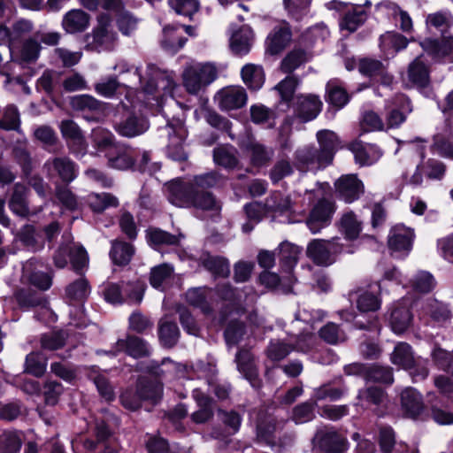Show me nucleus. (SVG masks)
Listing matches in <instances>:
<instances>
[{"instance_id":"obj_61","label":"nucleus","mask_w":453,"mask_h":453,"mask_svg":"<svg viewBox=\"0 0 453 453\" xmlns=\"http://www.w3.org/2000/svg\"><path fill=\"white\" fill-rule=\"evenodd\" d=\"M276 430V420L272 417L260 418L257 425V438L259 441L268 445H274V433Z\"/></svg>"},{"instance_id":"obj_4","label":"nucleus","mask_w":453,"mask_h":453,"mask_svg":"<svg viewBox=\"0 0 453 453\" xmlns=\"http://www.w3.org/2000/svg\"><path fill=\"white\" fill-rule=\"evenodd\" d=\"M411 111V100L405 95H395L386 106V129L398 128Z\"/></svg>"},{"instance_id":"obj_26","label":"nucleus","mask_w":453,"mask_h":453,"mask_svg":"<svg viewBox=\"0 0 453 453\" xmlns=\"http://www.w3.org/2000/svg\"><path fill=\"white\" fill-rule=\"evenodd\" d=\"M40 265L36 259L28 260L23 267V276L31 285L41 290H47L52 285V273L36 271Z\"/></svg>"},{"instance_id":"obj_3","label":"nucleus","mask_w":453,"mask_h":453,"mask_svg":"<svg viewBox=\"0 0 453 453\" xmlns=\"http://www.w3.org/2000/svg\"><path fill=\"white\" fill-rule=\"evenodd\" d=\"M313 441L320 450L326 453H342L347 450L349 446L345 434L328 426L318 430Z\"/></svg>"},{"instance_id":"obj_23","label":"nucleus","mask_w":453,"mask_h":453,"mask_svg":"<svg viewBox=\"0 0 453 453\" xmlns=\"http://www.w3.org/2000/svg\"><path fill=\"white\" fill-rule=\"evenodd\" d=\"M169 127L173 129L174 135L171 137L167 146L168 154L174 160L184 161L188 157L183 148V142L187 136L184 124L181 120L177 119L174 122H170Z\"/></svg>"},{"instance_id":"obj_55","label":"nucleus","mask_w":453,"mask_h":453,"mask_svg":"<svg viewBox=\"0 0 453 453\" xmlns=\"http://www.w3.org/2000/svg\"><path fill=\"white\" fill-rule=\"evenodd\" d=\"M158 337L161 343L166 348H173L180 337V330L175 322L160 321L158 326Z\"/></svg>"},{"instance_id":"obj_6","label":"nucleus","mask_w":453,"mask_h":453,"mask_svg":"<svg viewBox=\"0 0 453 453\" xmlns=\"http://www.w3.org/2000/svg\"><path fill=\"white\" fill-rule=\"evenodd\" d=\"M104 296L105 300L111 303H121L126 299L140 302L142 288L138 282L110 283L105 287Z\"/></svg>"},{"instance_id":"obj_48","label":"nucleus","mask_w":453,"mask_h":453,"mask_svg":"<svg viewBox=\"0 0 453 453\" xmlns=\"http://www.w3.org/2000/svg\"><path fill=\"white\" fill-rule=\"evenodd\" d=\"M426 26L428 29L434 28L443 35L453 26V16L449 12L443 11L429 13L426 18Z\"/></svg>"},{"instance_id":"obj_36","label":"nucleus","mask_w":453,"mask_h":453,"mask_svg":"<svg viewBox=\"0 0 453 453\" xmlns=\"http://www.w3.org/2000/svg\"><path fill=\"white\" fill-rule=\"evenodd\" d=\"M383 5L391 12V18L396 27L403 33L411 35L414 32V24L410 13L397 4L387 1Z\"/></svg>"},{"instance_id":"obj_14","label":"nucleus","mask_w":453,"mask_h":453,"mask_svg":"<svg viewBox=\"0 0 453 453\" xmlns=\"http://www.w3.org/2000/svg\"><path fill=\"white\" fill-rule=\"evenodd\" d=\"M421 48L435 60L447 59L453 62V37L441 39L426 38L419 42Z\"/></svg>"},{"instance_id":"obj_41","label":"nucleus","mask_w":453,"mask_h":453,"mask_svg":"<svg viewBox=\"0 0 453 453\" xmlns=\"http://www.w3.org/2000/svg\"><path fill=\"white\" fill-rule=\"evenodd\" d=\"M391 362L405 370L415 366V357L412 348L407 342H398L390 357Z\"/></svg>"},{"instance_id":"obj_46","label":"nucleus","mask_w":453,"mask_h":453,"mask_svg":"<svg viewBox=\"0 0 453 453\" xmlns=\"http://www.w3.org/2000/svg\"><path fill=\"white\" fill-rule=\"evenodd\" d=\"M408 44L407 37L395 31L386 32L380 37V47L385 52L390 50L398 52L404 50Z\"/></svg>"},{"instance_id":"obj_1","label":"nucleus","mask_w":453,"mask_h":453,"mask_svg":"<svg viewBox=\"0 0 453 453\" xmlns=\"http://www.w3.org/2000/svg\"><path fill=\"white\" fill-rule=\"evenodd\" d=\"M218 182V175L214 173L196 176L188 183L173 182L168 187V199L176 206L190 207L193 193L197 186H216Z\"/></svg>"},{"instance_id":"obj_53","label":"nucleus","mask_w":453,"mask_h":453,"mask_svg":"<svg viewBox=\"0 0 453 453\" xmlns=\"http://www.w3.org/2000/svg\"><path fill=\"white\" fill-rule=\"evenodd\" d=\"M22 443L21 432L4 431L0 434V453H19Z\"/></svg>"},{"instance_id":"obj_43","label":"nucleus","mask_w":453,"mask_h":453,"mask_svg":"<svg viewBox=\"0 0 453 453\" xmlns=\"http://www.w3.org/2000/svg\"><path fill=\"white\" fill-rule=\"evenodd\" d=\"M407 75L409 81L419 88H426L430 82L429 69L420 58H415L409 65Z\"/></svg>"},{"instance_id":"obj_27","label":"nucleus","mask_w":453,"mask_h":453,"mask_svg":"<svg viewBox=\"0 0 453 453\" xmlns=\"http://www.w3.org/2000/svg\"><path fill=\"white\" fill-rule=\"evenodd\" d=\"M401 404L406 416L416 418L425 409L422 395L412 388H407L401 393Z\"/></svg>"},{"instance_id":"obj_16","label":"nucleus","mask_w":453,"mask_h":453,"mask_svg":"<svg viewBox=\"0 0 453 453\" xmlns=\"http://www.w3.org/2000/svg\"><path fill=\"white\" fill-rule=\"evenodd\" d=\"M358 72L365 77L377 79L385 84H389L393 81V76L388 73V66L380 60L365 57L357 60Z\"/></svg>"},{"instance_id":"obj_5","label":"nucleus","mask_w":453,"mask_h":453,"mask_svg":"<svg viewBox=\"0 0 453 453\" xmlns=\"http://www.w3.org/2000/svg\"><path fill=\"white\" fill-rule=\"evenodd\" d=\"M294 165L300 172L318 171L326 168L330 164L315 146H304L296 150Z\"/></svg>"},{"instance_id":"obj_51","label":"nucleus","mask_w":453,"mask_h":453,"mask_svg":"<svg viewBox=\"0 0 453 453\" xmlns=\"http://www.w3.org/2000/svg\"><path fill=\"white\" fill-rule=\"evenodd\" d=\"M187 39L180 33V27L173 25H167L163 30L162 45L164 48L176 51L183 47Z\"/></svg>"},{"instance_id":"obj_56","label":"nucleus","mask_w":453,"mask_h":453,"mask_svg":"<svg viewBox=\"0 0 453 453\" xmlns=\"http://www.w3.org/2000/svg\"><path fill=\"white\" fill-rule=\"evenodd\" d=\"M348 148L353 152L356 163L361 166L372 165L375 161L374 148L372 145H364L360 141H354Z\"/></svg>"},{"instance_id":"obj_24","label":"nucleus","mask_w":453,"mask_h":453,"mask_svg":"<svg viewBox=\"0 0 453 453\" xmlns=\"http://www.w3.org/2000/svg\"><path fill=\"white\" fill-rule=\"evenodd\" d=\"M192 397L196 401L199 409L192 413L191 419L196 424L206 423L211 420L214 415V401L201 389L196 388L192 392Z\"/></svg>"},{"instance_id":"obj_58","label":"nucleus","mask_w":453,"mask_h":453,"mask_svg":"<svg viewBox=\"0 0 453 453\" xmlns=\"http://www.w3.org/2000/svg\"><path fill=\"white\" fill-rule=\"evenodd\" d=\"M431 358L434 365L453 376V353L442 349L440 345L435 344L432 352Z\"/></svg>"},{"instance_id":"obj_52","label":"nucleus","mask_w":453,"mask_h":453,"mask_svg":"<svg viewBox=\"0 0 453 453\" xmlns=\"http://www.w3.org/2000/svg\"><path fill=\"white\" fill-rule=\"evenodd\" d=\"M412 315L405 306H397L393 309L390 316V325L396 334L403 333L411 325Z\"/></svg>"},{"instance_id":"obj_39","label":"nucleus","mask_w":453,"mask_h":453,"mask_svg":"<svg viewBox=\"0 0 453 453\" xmlns=\"http://www.w3.org/2000/svg\"><path fill=\"white\" fill-rule=\"evenodd\" d=\"M213 160L226 169H234L239 165L238 150L232 145L226 144L213 150Z\"/></svg>"},{"instance_id":"obj_7","label":"nucleus","mask_w":453,"mask_h":453,"mask_svg":"<svg viewBox=\"0 0 453 453\" xmlns=\"http://www.w3.org/2000/svg\"><path fill=\"white\" fill-rule=\"evenodd\" d=\"M335 211V204L327 198L319 199L311 208L306 219L309 229L313 233H319L328 226Z\"/></svg>"},{"instance_id":"obj_19","label":"nucleus","mask_w":453,"mask_h":453,"mask_svg":"<svg viewBox=\"0 0 453 453\" xmlns=\"http://www.w3.org/2000/svg\"><path fill=\"white\" fill-rule=\"evenodd\" d=\"M237 368L253 387L259 388L261 381L258 378V369L254 355L250 349H241L235 355Z\"/></svg>"},{"instance_id":"obj_2","label":"nucleus","mask_w":453,"mask_h":453,"mask_svg":"<svg viewBox=\"0 0 453 453\" xmlns=\"http://www.w3.org/2000/svg\"><path fill=\"white\" fill-rule=\"evenodd\" d=\"M183 84L189 94H197L200 89L217 77V68L211 63H196L185 68Z\"/></svg>"},{"instance_id":"obj_44","label":"nucleus","mask_w":453,"mask_h":453,"mask_svg":"<svg viewBox=\"0 0 453 453\" xmlns=\"http://www.w3.org/2000/svg\"><path fill=\"white\" fill-rule=\"evenodd\" d=\"M246 150L248 151L250 162L254 166H263L267 165L273 156V150L267 148L257 141H250L246 144Z\"/></svg>"},{"instance_id":"obj_49","label":"nucleus","mask_w":453,"mask_h":453,"mask_svg":"<svg viewBox=\"0 0 453 453\" xmlns=\"http://www.w3.org/2000/svg\"><path fill=\"white\" fill-rule=\"evenodd\" d=\"M71 105L74 110L83 112L102 113L104 110V103L89 95H80L72 97Z\"/></svg>"},{"instance_id":"obj_9","label":"nucleus","mask_w":453,"mask_h":453,"mask_svg":"<svg viewBox=\"0 0 453 453\" xmlns=\"http://www.w3.org/2000/svg\"><path fill=\"white\" fill-rule=\"evenodd\" d=\"M293 108L296 116L303 122L311 121L317 118L323 106L319 97L313 94H301L295 97Z\"/></svg>"},{"instance_id":"obj_10","label":"nucleus","mask_w":453,"mask_h":453,"mask_svg":"<svg viewBox=\"0 0 453 453\" xmlns=\"http://www.w3.org/2000/svg\"><path fill=\"white\" fill-rule=\"evenodd\" d=\"M338 197L350 203L360 198L365 193V186L356 174L341 176L334 183Z\"/></svg>"},{"instance_id":"obj_28","label":"nucleus","mask_w":453,"mask_h":453,"mask_svg":"<svg viewBox=\"0 0 453 453\" xmlns=\"http://www.w3.org/2000/svg\"><path fill=\"white\" fill-rule=\"evenodd\" d=\"M45 166L50 173H55L65 183H70L76 178L75 164L69 157H55L47 161Z\"/></svg>"},{"instance_id":"obj_45","label":"nucleus","mask_w":453,"mask_h":453,"mask_svg":"<svg viewBox=\"0 0 453 453\" xmlns=\"http://www.w3.org/2000/svg\"><path fill=\"white\" fill-rule=\"evenodd\" d=\"M138 393L141 394L143 401L157 402L161 398L163 386L155 379L141 377L137 380Z\"/></svg>"},{"instance_id":"obj_34","label":"nucleus","mask_w":453,"mask_h":453,"mask_svg":"<svg viewBox=\"0 0 453 453\" xmlns=\"http://www.w3.org/2000/svg\"><path fill=\"white\" fill-rule=\"evenodd\" d=\"M307 256L317 265L327 266L334 263L326 240L315 239L307 247Z\"/></svg>"},{"instance_id":"obj_42","label":"nucleus","mask_w":453,"mask_h":453,"mask_svg":"<svg viewBox=\"0 0 453 453\" xmlns=\"http://www.w3.org/2000/svg\"><path fill=\"white\" fill-rule=\"evenodd\" d=\"M245 85L251 90H258L265 82L264 68L260 65L246 64L241 71Z\"/></svg>"},{"instance_id":"obj_31","label":"nucleus","mask_w":453,"mask_h":453,"mask_svg":"<svg viewBox=\"0 0 453 453\" xmlns=\"http://www.w3.org/2000/svg\"><path fill=\"white\" fill-rule=\"evenodd\" d=\"M214 186H197L193 193L192 202L190 207H195L203 211H218L220 210L219 202L216 199L213 194L208 191L209 188Z\"/></svg>"},{"instance_id":"obj_22","label":"nucleus","mask_w":453,"mask_h":453,"mask_svg":"<svg viewBox=\"0 0 453 453\" xmlns=\"http://www.w3.org/2000/svg\"><path fill=\"white\" fill-rule=\"evenodd\" d=\"M108 166L118 170H127L134 165V150L124 144L114 146L113 150L106 152Z\"/></svg>"},{"instance_id":"obj_59","label":"nucleus","mask_w":453,"mask_h":453,"mask_svg":"<svg viewBox=\"0 0 453 453\" xmlns=\"http://www.w3.org/2000/svg\"><path fill=\"white\" fill-rule=\"evenodd\" d=\"M91 138L97 150L107 152L119 144L115 142V137L111 131L101 127L93 129Z\"/></svg>"},{"instance_id":"obj_40","label":"nucleus","mask_w":453,"mask_h":453,"mask_svg":"<svg viewBox=\"0 0 453 453\" xmlns=\"http://www.w3.org/2000/svg\"><path fill=\"white\" fill-rule=\"evenodd\" d=\"M339 231L344 235L346 241H354L358 238L362 231V222L357 219L352 211H347L340 219Z\"/></svg>"},{"instance_id":"obj_60","label":"nucleus","mask_w":453,"mask_h":453,"mask_svg":"<svg viewBox=\"0 0 453 453\" xmlns=\"http://www.w3.org/2000/svg\"><path fill=\"white\" fill-rule=\"evenodd\" d=\"M89 207L95 212H103L110 207H118V198L111 193H94L88 196Z\"/></svg>"},{"instance_id":"obj_62","label":"nucleus","mask_w":453,"mask_h":453,"mask_svg":"<svg viewBox=\"0 0 453 453\" xmlns=\"http://www.w3.org/2000/svg\"><path fill=\"white\" fill-rule=\"evenodd\" d=\"M425 312L431 319L432 322L439 326L444 325L451 319V311L447 305L437 301L428 303Z\"/></svg>"},{"instance_id":"obj_8","label":"nucleus","mask_w":453,"mask_h":453,"mask_svg":"<svg viewBox=\"0 0 453 453\" xmlns=\"http://www.w3.org/2000/svg\"><path fill=\"white\" fill-rule=\"evenodd\" d=\"M387 400V393L381 388L371 386L358 391L357 404L363 409L371 410L378 416H381Z\"/></svg>"},{"instance_id":"obj_13","label":"nucleus","mask_w":453,"mask_h":453,"mask_svg":"<svg viewBox=\"0 0 453 453\" xmlns=\"http://www.w3.org/2000/svg\"><path fill=\"white\" fill-rule=\"evenodd\" d=\"M292 41V32L288 23L275 26L265 41L266 53L274 56L282 52Z\"/></svg>"},{"instance_id":"obj_47","label":"nucleus","mask_w":453,"mask_h":453,"mask_svg":"<svg viewBox=\"0 0 453 453\" xmlns=\"http://www.w3.org/2000/svg\"><path fill=\"white\" fill-rule=\"evenodd\" d=\"M210 295L211 289L208 288H194L187 291L186 301L190 305L197 307L203 313L208 314L211 311V307L207 300Z\"/></svg>"},{"instance_id":"obj_30","label":"nucleus","mask_w":453,"mask_h":453,"mask_svg":"<svg viewBox=\"0 0 453 453\" xmlns=\"http://www.w3.org/2000/svg\"><path fill=\"white\" fill-rule=\"evenodd\" d=\"M198 263L215 277L227 278L230 274L228 260L223 257L203 253Z\"/></svg>"},{"instance_id":"obj_57","label":"nucleus","mask_w":453,"mask_h":453,"mask_svg":"<svg viewBox=\"0 0 453 453\" xmlns=\"http://www.w3.org/2000/svg\"><path fill=\"white\" fill-rule=\"evenodd\" d=\"M20 116L14 104H8L0 114V129L5 131H19Z\"/></svg>"},{"instance_id":"obj_12","label":"nucleus","mask_w":453,"mask_h":453,"mask_svg":"<svg viewBox=\"0 0 453 453\" xmlns=\"http://www.w3.org/2000/svg\"><path fill=\"white\" fill-rule=\"evenodd\" d=\"M149 122L142 114L129 112L122 119L114 124L115 131L121 136L133 138L145 133Z\"/></svg>"},{"instance_id":"obj_37","label":"nucleus","mask_w":453,"mask_h":453,"mask_svg":"<svg viewBox=\"0 0 453 453\" xmlns=\"http://www.w3.org/2000/svg\"><path fill=\"white\" fill-rule=\"evenodd\" d=\"M326 99L333 106L341 109L349 101V95L342 81L331 80L326 86Z\"/></svg>"},{"instance_id":"obj_11","label":"nucleus","mask_w":453,"mask_h":453,"mask_svg":"<svg viewBox=\"0 0 453 453\" xmlns=\"http://www.w3.org/2000/svg\"><path fill=\"white\" fill-rule=\"evenodd\" d=\"M111 19L109 14L101 13L97 17V25L94 28L91 37L92 43L104 50H111L117 40V35L111 27Z\"/></svg>"},{"instance_id":"obj_38","label":"nucleus","mask_w":453,"mask_h":453,"mask_svg":"<svg viewBox=\"0 0 453 453\" xmlns=\"http://www.w3.org/2000/svg\"><path fill=\"white\" fill-rule=\"evenodd\" d=\"M134 251L133 244L122 240H114L111 242L110 257L115 265L125 266L130 263Z\"/></svg>"},{"instance_id":"obj_50","label":"nucleus","mask_w":453,"mask_h":453,"mask_svg":"<svg viewBox=\"0 0 453 453\" xmlns=\"http://www.w3.org/2000/svg\"><path fill=\"white\" fill-rule=\"evenodd\" d=\"M296 349H297V346L293 343L285 342L280 340H275L270 342L265 353L270 360L273 362H279L286 358L292 351Z\"/></svg>"},{"instance_id":"obj_21","label":"nucleus","mask_w":453,"mask_h":453,"mask_svg":"<svg viewBox=\"0 0 453 453\" xmlns=\"http://www.w3.org/2000/svg\"><path fill=\"white\" fill-rule=\"evenodd\" d=\"M413 231L402 225L392 227L388 234V245L394 252L408 253L412 245Z\"/></svg>"},{"instance_id":"obj_35","label":"nucleus","mask_w":453,"mask_h":453,"mask_svg":"<svg viewBox=\"0 0 453 453\" xmlns=\"http://www.w3.org/2000/svg\"><path fill=\"white\" fill-rule=\"evenodd\" d=\"M310 53L300 47H295L280 61V70L286 74H291L310 59Z\"/></svg>"},{"instance_id":"obj_20","label":"nucleus","mask_w":453,"mask_h":453,"mask_svg":"<svg viewBox=\"0 0 453 453\" xmlns=\"http://www.w3.org/2000/svg\"><path fill=\"white\" fill-rule=\"evenodd\" d=\"M316 139L319 143L317 149L331 165L337 150L342 148L339 135L334 131L323 129L317 132Z\"/></svg>"},{"instance_id":"obj_54","label":"nucleus","mask_w":453,"mask_h":453,"mask_svg":"<svg viewBox=\"0 0 453 453\" xmlns=\"http://www.w3.org/2000/svg\"><path fill=\"white\" fill-rule=\"evenodd\" d=\"M15 299L21 308L44 306L47 303L44 296L31 289H19L15 292Z\"/></svg>"},{"instance_id":"obj_63","label":"nucleus","mask_w":453,"mask_h":453,"mask_svg":"<svg viewBox=\"0 0 453 453\" xmlns=\"http://www.w3.org/2000/svg\"><path fill=\"white\" fill-rule=\"evenodd\" d=\"M67 334L65 331H52L42 334L40 339L41 347L45 350H58L65 345Z\"/></svg>"},{"instance_id":"obj_29","label":"nucleus","mask_w":453,"mask_h":453,"mask_svg":"<svg viewBox=\"0 0 453 453\" xmlns=\"http://www.w3.org/2000/svg\"><path fill=\"white\" fill-rule=\"evenodd\" d=\"M367 18L368 12L362 5H353L342 15L340 27L342 30L353 33L365 24Z\"/></svg>"},{"instance_id":"obj_15","label":"nucleus","mask_w":453,"mask_h":453,"mask_svg":"<svg viewBox=\"0 0 453 453\" xmlns=\"http://www.w3.org/2000/svg\"><path fill=\"white\" fill-rule=\"evenodd\" d=\"M29 188L23 183L17 182L13 185L8 205L11 211L16 216L27 219L36 213L29 208Z\"/></svg>"},{"instance_id":"obj_33","label":"nucleus","mask_w":453,"mask_h":453,"mask_svg":"<svg viewBox=\"0 0 453 453\" xmlns=\"http://www.w3.org/2000/svg\"><path fill=\"white\" fill-rule=\"evenodd\" d=\"M89 15L82 10L73 9L68 12L62 20L66 33L75 34L84 31L89 24Z\"/></svg>"},{"instance_id":"obj_18","label":"nucleus","mask_w":453,"mask_h":453,"mask_svg":"<svg viewBox=\"0 0 453 453\" xmlns=\"http://www.w3.org/2000/svg\"><path fill=\"white\" fill-rule=\"evenodd\" d=\"M124 352L134 358L147 357L150 354L148 342L141 337L127 334L126 338L119 339L115 345V354Z\"/></svg>"},{"instance_id":"obj_64","label":"nucleus","mask_w":453,"mask_h":453,"mask_svg":"<svg viewBox=\"0 0 453 453\" xmlns=\"http://www.w3.org/2000/svg\"><path fill=\"white\" fill-rule=\"evenodd\" d=\"M299 82L300 81L298 77L288 74L285 79L275 86V89L279 92L283 102L289 104L292 101H295L294 94L299 85Z\"/></svg>"},{"instance_id":"obj_25","label":"nucleus","mask_w":453,"mask_h":453,"mask_svg":"<svg viewBox=\"0 0 453 453\" xmlns=\"http://www.w3.org/2000/svg\"><path fill=\"white\" fill-rule=\"evenodd\" d=\"M63 137L67 141V144L76 152L86 150L87 142L82 131L79 126L71 119L61 121L59 126Z\"/></svg>"},{"instance_id":"obj_17","label":"nucleus","mask_w":453,"mask_h":453,"mask_svg":"<svg viewBox=\"0 0 453 453\" xmlns=\"http://www.w3.org/2000/svg\"><path fill=\"white\" fill-rule=\"evenodd\" d=\"M219 106L223 111L242 108L248 99L246 90L241 86H229L218 92Z\"/></svg>"},{"instance_id":"obj_32","label":"nucleus","mask_w":453,"mask_h":453,"mask_svg":"<svg viewBox=\"0 0 453 453\" xmlns=\"http://www.w3.org/2000/svg\"><path fill=\"white\" fill-rule=\"evenodd\" d=\"M254 34L250 27H242L230 38V49L237 56L248 54L251 49Z\"/></svg>"}]
</instances>
